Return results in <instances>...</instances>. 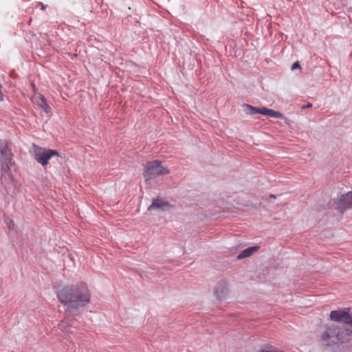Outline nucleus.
<instances>
[{"label": "nucleus", "mask_w": 352, "mask_h": 352, "mask_svg": "<svg viewBox=\"0 0 352 352\" xmlns=\"http://www.w3.org/2000/svg\"><path fill=\"white\" fill-rule=\"evenodd\" d=\"M31 153L35 160L42 166H46L50 158L53 156L59 155V153L56 150L45 149L35 144L32 145Z\"/></svg>", "instance_id": "20e7f679"}, {"label": "nucleus", "mask_w": 352, "mask_h": 352, "mask_svg": "<svg viewBox=\"0 0 352 352\" xmlns=\"http://www.w3.org/2000/svg\"><path fill=\"white\" fill-rule=\"evenodd\" d=\"M244 108L247 113L254 115L257 113H261L264 116H267L272 118H283V114L279 112L274 111L271 109H268L266 107H254L250 104H245Z\"/></svg>", "instance_id": "39448f33"}, {"label": "nucleus", "mask_w": 352, "mask_h": 352, "mask_svg": "<svg viewBox=\"0 0 352 352\" xmlns=\"http://www.w3.org/2000/svg\"><path fill=\"white\" fill-rule=\"evenodd\" d=\"M58 329L64 333L66 339L69 338L72 331V326L67 321H62L58 326Z\"/></svg>", "instance_id": "ddd939ff"}, {"label": "nucleus", "mask_w": 352, "mask_h": 352, "mask_svg": "<svg viewBox=\"0 0 352 352\" xmlns=\"http://www.w3.org/2000/svg\"><path fill=\"white\" fill-rule=\"evenodd\" d=\"M31 86H32V88L33 91H36V87H35L34 84H32Z\"/></svg>", "instance_id": "6ab92c4d"}, {"label": "nucleus", "mask_w": 352, "mask_h": 352, "mask_svg": "<svg viewBox=\"0 0 352 352\" xmlns=\"http://www.w3.org/2000/svg\"><path fill=\"white\" fill-rule=\"evenodd\" d=\"M3 100V94L0 91V100L2 101Z\"/></svg>", "instance_id": "412c9836"}, {"label": "nucleus", "mask_w": 352, "mask_h": 352, "mask_svg": "<svg viewBox=\"0 0 352 352\" xmlns=\"http://www.w3.org/2000/svg\"><path fill=\"white\" fill-rule=\"evenodd\" d=\"M169 172L168 167L162 166L161 162L154 160L147 163L143 176L145 180L148 182L157 176L167 175Z\"/></svg>", "instance_id": "7ed1b4c3"}, {"label": "nucleus", "mask_w": 352, "mask_h": 352, "mask_svg": "<svg viewBox=\"0 0 352 352\" xmlns=\"http://www.w3.org/2000/svg\"><path fill=\"white\" fill-rule=\"evenodd\" d=\"M311 107H312V104L311 103H308L306 105L302 106L301 107V109H307V108H311Z\"/></svg>", "instance_id": "dca6fc26"}, {"label": "nucleus", "mask_w": 352, "mask_h": 352, "mask_svg": "<svg viewBox=\"0 0 352 352\" xmlns=\"http://www.w3.org/2000/svg\"><path fill=\"white\" fill-rule=\"evenodd\" d=\"M296 68H300V64H299L298 61L295 62V63L292 65V70H294V69H296Z\"/></svg>", "instance_id": "2eb2a0df"}, {"label": "nucleus", "mask_w": 352, "mask_h": 352, "mask_svg": "<svg viewBox=\"0 0 352 352\" xmlns=\"http://www.w3.org/2000/svg\"><path fill=\"white\" fill-rule=\"evenodd\" d=\"M258 246H252L248 248H246L245 250H243L239 253V254L237 256V259L241 260L248 257H250L252 256L255 252H256L258 250Z\"/></svg>", "instance_id": "4468645a"}, {"label": "nucleus", "mask_w": 352, "mask_h": 352, "mask_svg": "<svg viewBox=\"0 0 352 352\" xmlns=\"http://www.w3.org/2000/svg\"><path fill=\"white\" fill-rule=\"evenodd\" d=\"M168 206L169 203L162 199H154L152 204L148 206V210L150 211L164 210Z\"/></svg>", "instance_id": "f8f14e48"}, {"label": "nucleus", "mask_w": 352, "mask_h": 352, "mask_svg": "<svg viewBox=\"0 0 352 352\" xmlns=\"http://www.w3.org/2000/svg\"><path fill=\"white\" fill-rule=\"evenodd\" d=\"M0 164L1 183H8L12 179L10 168L13 164V162L10 145L6 140H0Z\"/></svg>", "instance_id": "f03ea898"}, {"label": "nucleus", "mask_w": 352, "mask_h": 352, "mask_svg": "<svg viewBox=\"0 0 352 352\" xmlns=\"http://www.w3.org/2000/svg\"><path fill=\"white\" fill-rule=\"evenodd\" d=\"M320 341L326 346L337 344L338 336H336V326L331 325L327 327L320 333Z\"/></svg>", "instance_id": "423d86ee"}, {"label": "nucleus", "mask_w": 352, "mask_h": 352, "mask_svg": "<svg viewBox=\"0 0 352 352\" xmlns=\"http://www.w3.org/2000/svg\"><path fill=\"white\" fill-rule=\"evenodd\" d=\"M331 320L340 322H343L352 327V315L344 310L332 311L330 314Z\"/></svg>", "instance_id": "0eeeda50"}, {"label": "nucleus", "mask_w": 352, "mask_h": 352, "mask_svg": "<svg viewBox=\"0 0 352 352\" xmlns=\"http://www.w3.org/2000/svg\"><path fill=\"white\" fill-rule=\"evenodd\" d=\"M32 101L40 107L46 113L50 111V107L47 104L45 98L42 94L35 93L32 97Z\"/></svg>", "instance_id": "9d476101"}, {"label": "nucleus", "mask_w": 352, "mask_h": 352, "mask_svg": "<svg viewBox=\"0 0 352 352\" xmlns=\"http://www.w3.org/2000/svg\"><path fill=\"white\" fill-rule=\"evenodd\" d=\"M40 5L41 6V9L42 10H45V6L42 3H40Z\"/></svg>", "instance_id": "aec40b11"}, {"label": "nucleus", "mask_w": 352, "mask_h": 352, "mask_svg": "<svg viewBox=\"0 0 352 352\" xmlns=\"http://www.w3.org/2000/svg\"><path fill=\"white\" fill-rule=\"evenodd\" d=\"M57 298L66 313L76 316L79 309L89 305L91 294L86 283L71 284L58 289Z\"/></svg>", "instance_id": "f257e3e1"}, {"label": "nucleus", "mask_w": 352, "mask_h": 352, "mask_svg": "<svg viewBox=\"0 0 352 352\" xmlns=\"http://www.w3.org/2000/svg\"><path fill=\"white\" fill-rule=\"evenodd\" d=\"M352 206V191H350L341 196L338 203V208L340 212H343Z\"/></svg>", "instance_id": "1a4fd4ad"}, {"label": "nucleus", "mask_w": 352, "mask_h": 352, "mask_svg": "<svg viewBox=\"0 0 352 352\" xmlns=\"http://www.w3.org/2000/svg\"><path fill=\"white\" fill-rule=\"evenodd\" d=\"M336 336H338V342H347L352 339V330L349 329H340L336 327Z\"/></svg>", "instance_id": "9b49d317"}, {"label": "nucleus", "mask_w": 352, "mask_h": 352, "mask_svg": "<svg viewBox=\"0 0 352 352\" xmlns=\"http://www.w3.org/2000/svg\"><path fill=\"white\" fill-rule=\"evenodd\" d=\"M270 198H272V199H275L276 198V196L274 195H271L270 196Z\"/></svg>", "instance_id": "4be33fe9"}, {"label": "nucleus", "mask_w": 352, "mask_h": 352, "mask_svg": "<svg viewBox=\"0 0 352 352\" xmlns=\"http://www.w3.org/2000/svg\"><path fill=\"white\" fill-rule=\"evenodd\" d=\"M260 352H279L278 350L276 349H267V350H261Z\"/></svg>", "instance_id": "f3484780"}, {"label": "nucleus", "mask_w": 352, "mask_h": 352, "mask_svg": "<svg viewBox=\"0 0 352 352\" xmlns=\"http://www.w3.org/2000/svg\"><path fill=\"white\" fill-rule=\"evenodd\" d=\"M214 294L219 301L226 299L229 294L228 281L226 279H221L214 289Z\"/></svg>", "instance_id": "6e6552de"}, {"label": "nucleus", "mask_w": 352, "mask_h": 352, "mask_svg": "<svg viewBox=\"0 0 352 352\" xmlns=\"http://www.w3.org/2000/svg\"><path fill=\"white\" fill-rule=\"evenodd\" d=\"M14 227V223L12 220H10V222L8 223V228L9 229H12Z\"/></svg>", "instance_id": "a211bd4d"}]
</instances>
